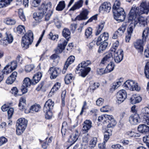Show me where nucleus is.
Returning a JSON list of instances; mask_svg holds the SVG:
<instances>
[{
	"mask_svg": "<svg viewBox=\"0 0 149 149\" xmlns=\"http://www.w3.org/2000/svg\"><path fill=\"white\" fill-rule=\"evenodd\" d=\"M149 12V2H142L139 6L133 5L128 14V22L134 26L139 23L141 26L144 27L147 24L146 19L141 16L147 15Z\"/></svg>",
	"mask_w": 149,
	"mask_h": 149,
	"instance_id": "obj_1",
	"label": "nucleus"
},
{
	"mask_svg": "<svg viewBox=\"0 0 149 149\" xmlns=\"http://www.w3.org/2000/svg\"><path fill=\"white\" fill-rule=\"evenodd\" d=\"M91 64V62L89 60L82 62L81 63L79 64L76 68V72L79 73V72H78L79 70L80 73L79 75L82 77H85L91 70V68L88 67Z\"/></svg>",
	"mask_w": 149,
	"mask_h": 149,
	"instance_id": "obj_2",
	"label": "nucleus"
},
{
	"mask_svg": "<svg viewBox=\"0 0 149 149\" xmlns=\"http://www.w3.org/2000/svg\"><path fill=\"white\" fill-rule=\"evenodd\" d=\"M33 40V33L31 30H29L22 38L21 45L24 49L29 48V45H31Z\"/></svg>",
	"mask_w": 149,
	"mask_h": 149,
	"instance_id": "obj_3",
	"label": "nucleus"
},
{
	"mask_svg": "<svg viewBox=\"0 0 149 149\" xmlns=\"http://www.w3.org/2000/svg\"><path fill=\"white\" fill-rule=\"evenodd\" d=\"M27 124V121L24 118L18 119L16 124V133L20 135L23 133Z\"/></svg>",
	"mask_w": 149,
	"mask_h": 149,
	"instance_id": "obj_4",
	"label": "nucleus"
},
{
	"mask_svg": "<svg viewBox=\"0 0 149 149\" xmlns=\"http://www.w3.org/2000/svg\"><path fill=\"white\" fill-rule=\"evenodd\" d=\"M113 13L114 19L116 21H118V22H123L125 20L126 14L123 8L113 10Z\"/></svg>",
	"mask_w": 149,
	"mask_h": 149,
	"instance_id": "obj_5",
	"label": "nucleus"
},
{
	"mask_svg": "<svg viewBox=\"0 0 149 149\" xmlns=\"http://www.w3.org/2000/svg\"><path fill=\"white\" fill-rule=\"evenodd\" d=\"M67 43L68 41L65 40L62 43L58 44L56 49L54 50L56 54H54L52 55L50 57V59L55 60L57 58L58 56L57 54L61 53L64 50Z\"/></svg>",
	"mask_w": 149,
	"mask_h": 149,
	"instance_id": "obj_6",
	"label": "nucleus"
},
{
	"mask_svg": "<svg viewBox=\"0 0 149 149\" xmlns=\"http://www.w3.org/2000/svg\"><path fill=\"white\" fill-rule=\"evenodd\" d=\"M38 10L44 15L47 11L52 13L53 8H52V4L50 2H48L47 4L43 3L38 7Z\"/></svg>",
	"mask_w": 149,
	"mask_h": 149,
	"instance_id": "obj_7",
	"label": "nucleus"
},
{
	"mask_svg": "<svg viewBox=\"0 0 149 149\" xmlns=\"http://www.w3.org/2000/svg\"><path fill=\"white\" fill-rule=\"evenodd\" d=\"M124 86L125 87L132 91H139L140 89V87L139 86L138 84L132 80H127L124 83Z\"/></svg>",
	"mask_w": 149,
	"mask_h": 149,
	"instance_id": "obj_8",
	"label": "nucleus"
},
{
	"mask_svg": "<svg viewBox=\"0 0 149 149\" xmlns=\"http://www.w3.org/2000/svg\"><path fill=\"white\" fill-rule=\"evenodd\" d=\"M127 94L124 90H122L118 92L116 95V103L120 104L123 102L127 98Z\"/></svg>",
	"mask_w": 149,
	"mask_h": 149,
	"instance_id": "obj_9",
	"label": "nucleus"
},
{
	"mask_svg": "<svg viewBox=\"0 0 149 149\" xmlns=\"http://www.w3.org/2000/svg\"><path fill=\"white\" fill-rule=\"evenodd\" d=\"M61 69L54 67H50L48 71L50 75V78L51 79H56L61 73Z\"/></svg>",
	"mask_w": 149,
	"mask_h": 149,
	"instance_id": "obj_10",
	"label": "nucleus"
},
{
	"mask_svg": "<svg viewBox=\"0 0 149 149\" xmlns=\"http://www.w3.org/2000/svg\"><path fill=\"white\" fill-rule=\"evenodd\" d=\"M79 133L78 131L75 130L73 134L70 136V137L68 140V143H70V144L68 146L66 149H68L69 147L74 144L77 140Z\"/></svg>",
	"mask_w": 149,
	"mask_h": 149,
	"instance_id": "obj_11",
	"label": "nucleus"
},
{
	"mask_svg": "<svg viewBox=\"0 0 149 149\" xmlns=\"http://www.w3.org/2000/svg\"><path fill=\"white\" fill-rule=\"evenodd\" d=\"M111 8V3L108 2H104L100 6L99 12H102L105 13H108L110 11Z\"/></svg>",
	"mask_w": 149,
	"mask_h": 149,
	"instance_id": "obj_12",
	"label": "nucleus"
},
{
	"mask_svg": "<svg viewBox=\"0 0 149 149\" xmlns=\"http://www.w3.org/2000/svg\"><path fill=\"white\" fill-rule=\"evenodd\" d=\"M114 53V52H112L109 50L102 60L100 64L106 65L107 64V62H111L113 58V56Z\"/></svg>",
	"mask_w": 149,
	"mask_h": 149,
	"instance_id": "obj_13",
	"label": "nucleus"
},
{
	"mask_svg": "<svg viewBox=\"0 0 149 149\" xmlns=\"http://www.w3.org/2000/svg\"><path fill=\"white\" fill-rule=\"evenodd\" d=\"M113 57L115 62L119 63L123 60V51L122 49H118L113 54Z\"/></svg>",
	"mask_w": 149,
	"mask_h": 149,
	"instance_id": "obj_14",
	"label": "nucleus"
},
{
	"mask_svg": "<svg viewBox=\"0 0 149 149\" xmlns=\"http://www.w3.org/2000/svg\"><path fill=\"white\" fill-rule=\"evenodd\" d=\"M129 120L131 124L133 125H136L141 121L139 114L137 113L132 114L129 117Z\"/></svg>",
	"mask_w": 149,
	"mask_h": 149,
	"instance_id": "obj_15",
	"label": "nucleus"
},
{
	"mask_svg": "<svg viewBox=\"0 0 149 149\" xmlns=\"http://www.w3.org/2000/svg\"><path fill=\"white\" fill-rule=\"evenodd\" d=\"M5 37L1 41L2 44L3 45H7L8 44L11 43L13 40V38L11 34L6 32Z\"/></svg>",
	"mask_w": 149,
	"mask_h": 149,
	"instance_id": "obj_16",
	"label": "nucleus"
},
{
	"mask_svg": "<svg viewBox=\"0 0 149 149\" xmlns=\"http://www.w3.org/2000/svg\"><path fill=\"white\" fill-rule=\"evenodd\" d=\"M109 38V34L108 33L104 32L101 34L97 39L96 42V45L98 46L100 45V42H105Z\"/></svg>",
	"mask_w": 149,
	"mask_h": 149,
	"instance_id": "obj_17",
	"label": "nucleus"
},
{
	"mask_svg": "<svg viewBox=\"0 0 149 149\" xmlns=\"http://www.w3.org/2000/svg\"><path fill=\"white\" fill-rule=\"evenodd\" d=\"M54 104V101L51 99H49L45 104L43 109V111H46L47 110L52 111L53 109Z\"/></svg>",
	"mask_w": 149,
	"mask_h": 149,
	"instance_id": "obj_18",
	"label": "nucleus"
},
{
	"mask_svg": "<svg viewBox=\"0 0 149 149\" xmlns=\"http://www.w3.org/2000/svg\"><path fill=\"white\" fill-rule=\"evenodd\" d=\"M88 13V11L86 10H85L77 16L73 21H75L77 20L80 21L87 19L88 18L87 17Z\"/></svg>",
	"mask_w": 149,
	"mask_h": 149,
	"instance_id": "obj_19",
	"label": "nucleus"
},
{
	"mask_svg": "<svg viewBox=\"0 0 149 149\" xmlns=\"http://www.w3.org/2000/svg\"><path fill=\"white\" fill-rule=\"evenodd\" d=\"M92 122L90 120H85L83 123L82 130L84 133L87 132L92 127Z\"/></svg>",
	"mask_w": 149,
	"mask_h": 149,
	"instance_id": "obj_20",
	"label": "nucleus"
},
{
	"mask_svg": "<svg viewBox=\"0 0 149 149\" xmlns=\"http://www.w3.org/2000/svg\"><path fill=\"white\" fill-rule=\"evenodd\" d=\"M144 42H145L142 40H138L134 42V45L136 49L138 50L139 52H141L143 51V46Z\"/></svg>",
	"mask_w": 149,
	"mask_h": 149,
	"instance_id": "obj_21",
	"label": "nucleus"
},
{
	"mask_svg": "<svg viewBox=\"0 0 149 149\" xmlns=\"http://www.w3.org/2000/svg\"><path fill=\"white\" fill-rule=\"evenodd\" d=\"M5 70L6 71H8V74L11 72L13 70H15L17 66V63L16 61H13L10 63H8L5 67H6Z\"/></svg>",
	"mask_w": 149,
	"mask_h": 149,
	"instance_id": "obj_22",
	"label": "nucleus"
},
{
	"mask_svg": "<svg viewBox=\"0 0 149 149\" xmlns=\"http://www.w3.org/2000/svg\"><path fill=\"white\" fill-rule=\"evenodd\" d=\"M17 73V72L14 71L6 79V83L8 84H12L16 80Z\"/></svg>",
	"mask_w": 149,
	"mask_h": 149,
	"instance_id": "obj_23",
	"label": "nucleus"
},
{
	"mask_svg": "<svg viewBox=\"0 0 149 149\" xmlns=\"http://www.w3.org/2000/svg\"><path fill=\"white\" fill-rule=\"evenodd\" d=\"M138 130L140 133L146 134L149 133V127L145 124L140 125L138 127Z\"/></svg>",
	"mask_w": 149,
	"mask_h": 149,
	"instance_id": "obj_24",
	"label": "nucleus"
},
{
	"mask_svg": "<svg viewBox=\"0 0 149 149\" xmlns=\"http://www.w3.org/2000/svg\"><path fill=\"white\" fill-rule=\"evenodd\" d=\"M26 105V98L24 97H20L19 100L18 104L19 109L22 111L24 110L25 109Z\"/></svg>",
	"mask_w": 149,
	"mask_h": 149,
	"instance_id": "obj_25",
	"label": "nucleus"
},
{
	"mask_svg": "<svg viewBox=\"0 0 149 149\" xmlns=\"http://www.w3.org/2000/svg\"><path fill=\"white\" fill-rule=\"evenodd\" d=\"M42 76V73L40 72H38L33 76L32 81L33 85H35L38 83L40 80Z\"/></svg>",
	"mask_w": 149,
	"mask_h": 149,
	"instance_id": "obj_26",
	"label": "nucleus"
},
{
	"mask_svg": "<svg viewBox=\"0 0 149 149\" xmlns=\"http://www.w3.org/2000/svg\"><path fill=\"white\" fill-rule=\"evenodd\" d=\"M149 36V28L148 27H147L144 29L143 31L141 36V38L142 39V40L146 42L148 40Z\"/></svg>",
	"mask_w": 149,
	"mask_h": 149,
	"instance_id": "obj_27",
	"label": "nucleus"
},
{
	"mask_svg": "<svg viewBox=\"0 0 149 149\" xmlns=\"http://www.w3.org/2000/svg\"><path fill=\"white\" fill-rule=\"evenodd\" d=\"M52 139L53 137L52 136H51L48 139L47 137L46 138L45 140L43 141L40 140V142L41 143L43 142V143L42 144V147L44 149H46L49 145V143L51 142Z\"/></svg>",
	"mask_w": 149,
	"mask_h": 149,
	"instance_id": "obj_28",
	"label": "nucleus"
},
{
	"mask_svg": "<svg viewBox=\"0 0 149 149\" xmlns=\"http://www.w3.org/2000/svg\"><path fill=\"white\" fill-rule=\"evenodd\" d=\"M83 0H79L75 3L73 6L70 9V11H74L81 8L83 5Z\"/></svg>",
	"mask_w": 149,
	"mask_h": 149,
	"instance_id": "obj_29",
	"label": "nucleus"
},
{
	"mask_svg": "<svg viewBox=\"0 0 149 149\" xmlns=\"http://www.w3.org/2000/svg\"><path fill=\"white\" fill-rule=\"evenodd\" d=\"M4 22L7 25H13L15 24L16 21L14 18L11 17H8L4 19Z\"/></svg>",
	"mask_w": 149,
	"mask_h": 149,
	"instance_id": "obj_30",
	"label": "nucleus"
},
{
	"mask_svg": "<svg viewBox=\"0 0 149 149\" xmlns=\"http://www.w3.org/2000/svg\"><path fill=\"white\" fill-rule=\"evenodd\" d=\"M44 15L41 12L39 11L34 13L33 14V17L35 20L39 21L41 19Z\"/></svg>",
	"mask_w": 149,
	"mask_h": 149,
	"instance_id": "obj_31",
	"label": "nucleus"
},
{
	"mask_svg": "<svg viewBox=\"0 0 149 149\" xmlns=\"http://www.w3.org/2000/svg\"><path fill=\"white\" fill-rule=\"evenodd\" d=\"M65 3L64 1H60L56 7V9L58 11H62L65 7Z\"/></svg>",
	"mask_w": 149,
	"mask_h": 149,
	"instance_id": "obj_32",
	"label": "nucleus"
},
{
	"mask_svg": "<svg viewBox=\"0 0 149 149\" xmlns=\"http://www.w3.org/2000/svg\"><path fill=\"white\" fill-rule=\"evenodd\" d=\"M100 45L99 47L98 52L99 53H102L105 50L108 45V43L107 42H100Z\"/></svg>",
	"mask_w": 149,
	"mask_h": 149,
	"instance_id": "obj_33",
	"label": "nucleus"
},
{
	"mask_svg": "<svg viewBox=\"0 0 149 149\" xmlns=\"http://www.w3.org/2000/svg\"><path fill=\"white\" fill-rule=\"evenodd\" d=\"M70 30L67 28H65L63 30L62 34L63 36L65 38L67 41L70 38Z\"/></svg>",
	"mask_w": 149,
	"mask_h": 149,
	"instance_id": "obj_34",
	"label": "nucleus"
},
{
	"mask_svg": "<svg viewBox=\"0 0 149 149\" xmlns=\"http://www.w3.org/2000/svg\"><path fill=\"white\" fill-rule=\"evenodd\" d=\"M145 74L146 77L149 79V61L147 63L145 68ZM147 89L149 90V82L147 84Z\"/></svg>",
	"mask_w": 149,
	"mask_h": 149,
	"instance_id": "obj_35",
	"label": "nucleus"
},
{
	"mask_svg": "<svg viewBox=\"0 0 149 149\" xmlns=\"http://www.w3.org/2000/svg\"><path fill=\"white\" fill-rule=\"evenodd\" d=\"M32 82V80H31L28 77H26L24 79L22 85L23 86L29 87L31 85H33Z\"/></svg>",
	"mask_w": 149,
	"mask_h": 149,
	"instance_id": "obj_36",
	"label": "nucleus"
},
{
	"mask_svg": "<svg viewBox=\"0 0 149 149\" xmlns=\"http://www.w3.org/2000/svg\"><path fill=\"white\" fill-rule=\"evenodd\" d=\"M74 77L72 74H67L65 77L64 79L65 83L66 84H69L70 83L72 80L74 79Z\"/></svg>",
	"mask_w": 149,
	"mask_h": 149,
	"instance_id": "obj_37",
	"label": "nucleus"
},
{
	"mask_svg": "<svg viewBox=\"0 0 149 149\" xmlns=\"http://www.w3.org/2000/svg\"><path fill=\"white\" fill-rule=\"evenodd\" d=\"M126 28V24H123L116 31L118 35L120 36L122 35L125 31Z\"/></svg>",
	"mask_w": 149,
	"mask_h": 149,
	"instance_id": "obj_38",
	"label": "nucleus"
},
{
	"mask_svg": "<svg viewBox=\"0 0 149 149\" xmlns=\"http://www.w3.org/2000/svg\"><path fill=\"white\" fill-rule=\"evenodd\" d=\"M13 0H1L0 1V8L5 7L9 4Z\"/></svg>",
	"mask_w": 149,
	"mask_h": 149,
	"instance_id": "obj_39",
	"label": "nucleus"
},
{
	"mask_svg": "<svg viewBox=\"0 0 149 149\" xmlns=\"http://www.w3.org/2000/svg\"><path fill=\"white\" fill-rule=\"evenodd\" d=\"M40 105H34L31 106L29 109V112L32 113L38 112L40 110Z\"/></svg>",
	"mask_w": 149,
	"mask_h": 149,
	"instance_id": "obj_40",
	"label": "nucleus"
},
{
	"mask_svg": "<svg viewBox=\"0 0 149 149\" xmlns=\"http://www.w3.org/2000/svg\"><path fill=\"white\" fill-rule=\"evenodd\" d=\"M130 100L132 104H135L141 101V97L139 96H136V95H134L131 97Z\"/></svg>",
	"mask_w": 149,
	"mask_h": 149,
	"instance_id": "obj_41",
	"label": "nucleus"
},
{
	"mask_svg": "<svg viewBox=\"0 0 149 149\" xmlns=\"http://www.w3.org/2000/svg\"><path fill=\"white\" fill-rule=\"evenodd\" d=\"M105 22H103L100 23L98 26L97 29V31L95 33V35L97 36L99 35L104 28Z\"/></svg>",
	"mask_w": 149,
	"mask_h": 149,
	"instance_id": "obj_42",
	"label": "nucleus"
},
{
	"mask_svg": "<svg viewBox=\"0 0 149 149\" xmlns=\"http://www.w3.org/2000/svg\"><path fill=\"white\" fill-rule=\"evenodd\" d=\"M114 63L112 62H110L105 69L106 72H109L112 71L114 69Z\"/></svg>",
	"mask_w": 149,
	"mask_h": 149,
	"instance_id": "obj_43",
	"label": "nucleus"
},
{
	"mask_svg": "<svg viewBox=\"0 0 149 149\" xmlns=\"http://www.w3.org/2000/svg\"><path fill=\"white\" fill-rule=\"evenodd\" d=\"M67 129H68V124L66 122L64 121L63 123L61 129V132L63 136L65 134L66 130Z\"/></svg>",
	"mask_w": 149,
	"mask_h": 149,
	"instance_id": "obj_44",
	"label": "nucleus"
},
{
	"mask_svg": "<svg viewBox=\"0 0 149 149\" xmlns=\"http://www.w3.org/2000/svg\"><path fill=\"white\" fill-rule=\"evenodd\" d=\"M92 29L89 27L86 29L85 32V36L86 38H91L92 37Z\"/></svg>",
	"mask_w": 149,
	"mask_h": 149,
	"instance_id": "obj_45",
	"label": "nucleus"
},
{
	"mask_svg": "<svg viewBox=\"0 0 149 149\" xmlns=\"http://www.w3.org/2000/svg\"><path fill=\"white\" fill-rule=\"evenodd\" d=\"M112 134V131L111 130H107L104 134V139L105 140L104 144L105 145V142H107L109 139V136Z\"/></svg>",
	"mask_w": 149,
	"mask_h": 149,
	"instance_id": "obj_46",
	"label": "nucleus"
},
{
	"mask_svg": "<svg viewBox=\"0 0 149 149\" xmlns=\"http://www.w3.org/2000/svg\"><path fill=\"white\" fill-rule=\"evenodd\" d=\"M17 29V32L22 35L24 34L26 31L24 26L21 25L18 26Z\"/></svg>",
	"mask_w": 149,
	"mask_h": 149,
	"instance_id": "obj_47",
	"label": "nucleus"
},
{
	"mask_svg": "<svg viewBox=\"0 0 149 149\" xmlns=\"http://www.w3.org/2000/svg\"><path fill=\"white\" fill-rule=\"evenodd\" d=\"M6 67H5L1 72H0V82L2 81L5 75L8 74V71H6L5 70V68Z\"/></svg>",
	"mask_w": 149,
	"mask_h": 149,
	"instance_id": "obj_48",
	"label": "nucleus"
},
{
	"mask_svg": "<svg viewBox=\"0 0 149 149\" xmlns=\"http://www.w3.org/2000/svg\"><path fill=\"white\" fill-rule=\"evenodd\" d=\"M61 84L59 82H56L53 86V88L51 90L50 92L53 93H55L56 91H58L59 88H60Z\"/></svg>",
	"mask_w": 149,
	"mask_h": 149,
	"instance_id": "obj_49",
	"label": "nucleus"
},
{
	"mask_svg": "<svg viewBox=\"0 0 149 149\" xmlns=\"http://www.w3.org/2000/svg\"><path fill=\"white\" fill-rule=\"evenodd\" d=\"M120 2L119 0H116L115 1L112 8V10L118 9L119 8H122L120 7Z\"/></svg>",
	"mask_w": 149,
	"mask_h": 149,
	"instance_id": "obj_50",
	"label": "nucleus"
},
{
	"mask_svg": "<svg viewBox=\"0 0 149 149\" xmlns=\"http://www.w3.org/2000/svg\"><path fill=\"white\" fill-rule=\"evenodd\" d=\"M74 56L72 55L70 56L67 59L65 64L68 65V66H69L74 62Z\"/></svg>",
	"mask_w": 149,
	"mask_h": 149,
	"instance_id": "obj_51",
	"label": "nucleus"
},
{
	"mask_svg": "<svg viewBox=\"0 0 149 149\" xmlns=\"http://www.w3.org/2000/svg\"><path fill=\"white\" fill-rule=\"evenodd\" d=\"M119 45V42L118 41H116L113 44L112 47L110 50L112 52H114V53L116 52V50Z\"/></svg>",
	"mask_w": 149,
	"mask_h": 149,
	"instance_id": "obj_52",
	"label": "nucleus"
},
{
	"mask_svg": "<svg viewBox=\"0 0 149 149\" xmlns=\"http://www.w3.org/2000/svg\"><path fill=\"white\" fill-rule=\"evenodd\" d=\"M45 113V118L47 119H50L52 116V111L47 110L46 111H43Z\"/></svg>",
	"mask_w": 149,
	"mask_h": 149,
	"instance_id": "obj_53",
	"label": "nucleus"
},
{
	"mask_svg": "<svg viewBox=\"0 0 149 149\" xmlns=\"http://www.w3.org/2000/svg\"><path fill=\"white\" fill-rule=\"evenodd\" d=\"M97 141L96 138H93L90 141L89 147L90 148H94L95 146Z\"/></svg>",
	"mask_w": 149,
	"mask_h": 149,
	"instance_id": "obj_54",
	"label": "nucleus"
},
{
	"mask_svg": "<svg viewBox=\"0 0 149 149\" xmlns=\"http://www.w3.org/2000/svg\"><path fill=\"white\" fill-rule=\"evenodd\" d=\"M108 122L109 124L107 125V127L109 128L114 127L116 124V122L114 119L112 120L108 121Z\"/></svg>",
	"mask_w": 149,
	"mask_h": 149,
	"instance_id": "obj_55",
	"label": "nucleus"
},
{
	"mask_svg": "<svg viewBox=\"0 0 149 149\" xmlns=\"http://www.w3.org/2000/svg\"><path fill=\"white\" fill-rule=\"evenodd\" d=\"M34 68V66L33 65H27L25 66V71L26 72H29L32 70Z\"/></svg>",
	"mask_w": 149,
	"mask_h": 149,
	"instance_id": "obj_56",
	"label": "nucleus"
},
{
	"mask_svg": "<svg viewBox=\"0 0 149 149\" xmlns=\"http://www.w3.org/2000/svg\"><path fill=\"white\" fill-rule=\"evenodd\" d=\"M97 74L100 75H102L106 73V70L104 68H97Z\"/></svg>",
	"mask_w": 149,
	"mask_h": 149,
	"instance_id": "obj_57",
	"label": "nucleus"
},
{
	"mask_svg": "<svg viewBox=\"0 0 149 149\" xmlns=\"http://www.w3.org/2000/svg\"><path fill=\"white\" fill-rule=\"evenodd\" d=\"M14 109L12 108L9 109L7 111L9 119L11 118L13 113Z\"/></svg>",
	"mask_w": 149,
	"mask_h": 149,
	"instance_id": "obj_58",
	"label": "nucleus"
},
{
	"mask_svg": "<svg viewBox=\"0 0 149 149\" xmlns=\"http://www.w3.org/2000/svg\"><path fill=\"white\" fill-rule=\"evenodd\" d=\"M41 0H33L31 3L32 6L34 7H38L40 3Z\"/></svg>",
	"mask_w": 149,
	"mask_h": 149,
	"instance_id": "obj_59",
	"label": "nucleus"
},
{
	"mask_svg": "<svg viewBox=\"0 0 149 149\" xmlns=\"http://www.w3.org/2000/svg\"><path fill=\"white\" fill-rule=\"evenodd\" d=\"M143 122L147 124V125H149V115H145L143 116Z\"/></svg>",
	"mask_w": 149,
	"mask_h": 149,
	"instance_id": "obj_60",
	"label": "nucleus"
},
{
	"mask_svg": "<svg viewBox=\"0 0 149 149\" xmlns=\"http://www.w3.org/2000/svg\"><path fill=\"white\" fill-rule=\"evenodd\" d=\"M49 38L53 40H55L57 39L58 37V35H53V33L52 32H50L49 34Z\"/></svg>",
	"mask_w": 149,
	"mask_h": 149,
	"instance_id": "obj_61",
	"label": "nucleus"
},
{
	"mask_svg": "<svg viewBox=\"0 0 149 149\" xmlns=\"http://www.w3.org/2000/svg\"><path fill=\"white\" fill-rule=\"evenodd\" d=\"M111 148L115 149H124L123 147L119 144L113 145L112 146Z\"/></svg>",
	"mask_w": 149,
	"mask_h": 149,
	"instance_id": "obj_62",
	"label": "nucleus"
},
{
	"mask_svg": "<svg viewBox=\"0 0 149 149\" xmlns=\"http://www.w3.org/2000/svg\"><path fill=\"white\" fill-rule=\"evenodd\" d=\"M19 18L23 21H25L26 20V17L24 15L23 11H19Z\"/></svg>",
	"mask_w": 149,
	"mask_h": 149,
	"instance_id": "obj_63",
	"label": "nucleus"
},
{
	"mask_svg": "<svg viewBox=\"0 0 149 149\" xmlns=\"http://www.w3.org/2000/svg\"><path fill=\"white\" fill-rule=\"evenodd\" d=\"M143 141L146 143L147 146L149 148V135L144 137L143 139Z\"/></svg>",
	"mask_w": 149,
	"mask_h": 149,
	"instance_id": "obj_64",
	"label": "nucleus"
}]
</instances>
